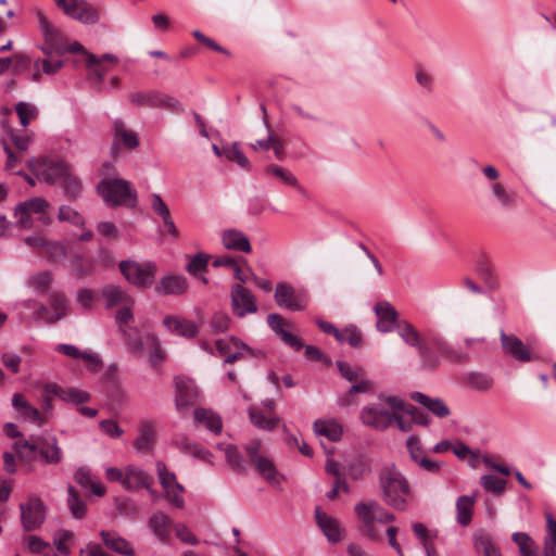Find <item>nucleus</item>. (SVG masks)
<instances>
[{
  "label": "nucleus",
  "instance_id": "obj_1",
  "mask_svg": "<svg viewBox=\"0 0 556 556\" xmlns=\"http://www.w3.org/2000/svg\"><path fill=\"white\" fill-rule=\"evenodd\" d=\"M396 333L403 343L417 351L420 366L434 370L440 365V356L453 364L468 363L471 359L468 349L484 342L483 338L465 339V348H455L440 332L428 330L424 336L389 302L384 301V334Z\"/></svg>",
  "mask_w": 556,
  "mask_h": 556
},
{
  "label": "nucleus",
  "instance_id": "obj_2",
  "mask_svg": "<svg viewBox=\"0 0 556 556\" xmlns=\"http://www.w3.org/2000/svg\"><path fill=\"white\" fill-rule=\"evenodd\" d=\"M384 428L394 426L402 432H408L413 424L428 427L431 418L416 406L397 396L384 397Z\"/></svg>",
  "mask_w": 556,
  "mask_h": 556
},
{
  "label": "nucleus",
  "instance_id": "obj_3",
  "mask_svg": "<svg viewBox=\"0 0 556 556\" xmlns=\"http://www.w3.org/2000/svg\"><path fill=\"white\" fill-rule=\"evenodd\" d=\"M13 448L18 457L26 462H31L39 454L40 462L50 465H58L63 459V451L59 446L56 437H33L31 440H18L13 444Z\"/></svg>",
  "mask_w": 556,
  "mask_h": 556
},
{
  "label": "nucleus",
  "instance_id": "obj_4",
  "mask_svg": "<svg viewBox=\"0 0 556 556\" xmlns=\"http://www.w3.org/2000/svg\"><path fill=\"white\" fill-rule=\"evenodd\" d=\"M359 535L371 542L380 541L382 509L376 501H362L354 507Z\"/></svg>",
  "mask_w": 556,
  "mask_h": 556
},
{
  "label": "nucleus",
  "instance_id": "obj_5",
  "mask_svg": "<svg viewBox=\"0 0 556 556\" xmlns=\"http://www.w3.org/2000/svg\"><path fill=\"white\" fill-rule=\"evenodd\" d=\"M98 192L110 206L125 205L132 207L137 204V191L125 179H103L98 185Z\"/></svg>",
  "mask_w": 556,
  "mask_h": 556
},
{
  "label": "nucleus",
  "instance_id": "obj_6",
  "mask_svg": "<svg viewBox=\"0 0 556 556\" xmlns=\"http://www.w3.org/2000/svg\"><path fill=\"white\" fill-rule=\"evenodd\" d=\"M409 494L408 481L392 465L384 475V502L399 510H404Z\"/></svg>",
  "mask_w": 556,
  "mask_h": 556
},
{
  "label": "nucleus",
  "instance_id": "obj_7",
  "mask_svg": "<svg viewBox=\"0 0 556 556\" xmlns=\"http://www.w3.org/2000/svg\"><path fill=\"white\" fill-rule=\"evenodd\" d=\"M119 269L125 279L132 286L139 289H147L151 287L155 280L157 266L155 263L146 261H122Z\"/></svg>",
  "mask_w": 556,
  "mask_h": 556
},
{
  "label": "nucleus",
  "instance_id": "obj_8",
  "mask_svg": "<svg viewBox=\"0 0 556 556\" xmlns=\"http://www.w3.org/2000/svg\"><path fill=\"white\" fill-rule=\"evenodd\" d=\"M261 447L262 442L260 440H253L245 445L249 463L267 483L279 488L277 468L270 458L261 454Z\"/></svg>",
  "mask_w": 556,
  "mask_h": 556
},
{
  "label": "nucleus",
  "instance_id": "obj_9",
  "mask_svg": "<svg viewBox=\"0 0 556 556\" xmlns=\"http://www.w3.org/2000/svg\"><path fill=\"white\" fill-rule=\"evenodd\" d=\"M28 168L36 175L37 178L53 185L61 182V180L67 175L70 170L67 164L60 160H48V159H30L27 161Z\"/></svg>",
  "mask_w": 556,
  "mask_h": 556
},
{
  "label": "nucleus",
  "instance_id": "obj_10",
  "mask_svg": "<svg viewBox=\"0 0 556 556\" xmlns=\"http://www.w3.org/2000/svg\"><path fill=\"white\" fill-rule=\"evenodd\" d=\"M156 472L166 500L176 507L181 508L184 506V498L180 494L184 492V486L177 482L175 473L169 471L163 462L156 463Z\"/></svg>",
  "mask_w": 556,
  "mask_h": 556
},
{
  "label": "nucleus",
  "instance_id": "obj_11",
  "mask_svg": "<svg viewBox=\"0 0 556 556\" xmlns=\"http://www.w3.org/2000/svg\"><path fill=\"white\" fill-rule=\"evenodd\" d=\"M231 308L237 317L257 312V303L253 293L241 283H235L230 290Z\"/></svg>",
  "mask_w": 556,
  "mask_h": 556
},
{
  "label": "nucleus",
  "instance_id": "obj_12",
  "mask_svg": "<svg viewBox=\"0 0 556 556\" xmlns=\"http://www.w3.org/2000/svg\"><path fill=\"white\" fill-rule=\"evenodd\" d=\"M21 520L26 531L38 529L46 519V508L38 497H31L27 503L20 505Z\"/></svg>",
  "mask_w": 556,
  "mask_h": 556
},
{
  "label": "nucleus",
  "instance_id": "obj_13",
  "mask_svg": "<svg viewBox=\"0 0 556 556\" xmlns=\"http://www.w3.org/2000/svg\"><path fill=\"white\" fill-rule=\"evenodd\" d=\"M176 387V409L186 414L190 405L195 404L200 399V391L193 380L178 377L175 379Z\"/></svg>",
  "mask_w": 556,
  "mask_h": 556
},
{
  "label": "nucleus",
  "instance_id": "obj_14",
  "mask_svg": "<svg viewBox=\"0 0 556 556\" xmlns=\"http://www.w3.org/2000/svg\"><path fill=\"white\" fill-rule=\"evenodd\" d=\"M337 368L342 378L352 382L351 392H374L372 382L366 378L359 366H352L344 361H337Z\"/></svg>",
  "mask_w": 556,
  "mask_h": 556
},
{
  "label": "nucleus",
  "instance_id": "obj_15",
  "mask_svg": "<svg viewBox=\"0 0 556 556\" xmlns=\"http://www.w3.org/2000/svg\"><path fill=\"white\" fill-rule=\"evenodd\" d=\"M500 340L504 353L514 359L520 363H528L536 358L530 346L525 344L517 336L507 334L501 329Z\"/></svg>",
  "mask_w": 556,
  "mask_h": 556
},
{
  "label": "nucleus",
  "instance_id": "obj_16",
  "mask_svg": "<svg viewBox=\"0 0 556 556\" xmlns=\"http://www.w3.org/2000/svg\"><path fill=\"white\" fill-rule=\"evenodd\" d=\"M64 13L84 24H94L100 18V12L85 0H66L61 8Z\"/></svg>",
  "mask_w": 556,
  "mask_h": 556
},
{
  "label": "nucleus",
  "instance_id": "obj_17",
  "mask_svg": "<svg viewBox=\"0 0 556 556\" xmlns=\"http://www.w3.org/2000/svg\"><path fill=\"white\" fill-rule=\"evenodd\" d=\"M131 103L139 106H151V108H179L180 103L178 100L167 94L149 91V92H134L129 96Z\"/></svg>",
  "mask_w": 556,
  "mask_h": 556
},
{
  "label": "nucleus",
  "instance_id": "obj_18",
  "mask_svg": "<svg viewBox=\"0 0 556 556\" xmlns=\"http://www.w3.org/2000/svg\"><path fill=\"white\" fill-rule=\"evenodd\" d=\"M275 301L279 307L290 311H302L305 307L303 296L296 293L288 282H278L276 285Z\"/></svg>",
  "mask_w": 556,
  "mask_h": 556
},
{
  "label": "nucleus",
  "instance_id": "obj_19",
  "mask_svg": "<svg viewBox=\"0 0 556 556\" xmlns=\"http://www.w3.org/2000/svg\"><path fill=\"white\" fill-rule=\"evenodd\" d=\"M315 518L318 527L330 543H338L344 538V529L340 522L323 511L320 507L315 508Z\"/></svg>",
  "mask_w": 556,
  "mask_h": 556
},
{
  "label": "nucleus",
  "instance_id": "obj_20",
  "mask_svg": "<svg viewBox=\"0 0 556 556\" xmlns=\"http://www.w3.org/2000/svg\"><path fill=\"white\" fill-rule=\"evenodd\" d=\"M163 326L172 333H176L186 339H193L199 333L197 324L181 316H165L163 319Z\"/></svg>",
  "mask_w": 556,
  "mask_h": 556
},
{
  "label": "nucleus",
  "instance_id": "obj_21",
  "mask_svg": "<svg viewBox=\"0 0 556 556\" xmlns=\"http://www.w3.org/2000/svg\"><path fill=\"white\" fill-rule=\"evenodd\" d=\"M156 440L155 424L150 420L141 421L138 428V437L134 441V447L139 453H149L153 450Z\"/></svg>",
  "mask_w": 556,
  "mask_h": 556
},
{
  "label": "nucleus",
  "instance_id": "obj_22",
  "mask_svg": "<svg viewBox=\"0 0 556 556\" xmlns=\"http://www.w3.org/2000/svg\"><path fill=\"white\" fill-rule=\"evenodd\" d=\"M410 399L427 408L438 418L443 419L451 415L450 407L441 397H431L422 392L416 391L410 393Z\"/></svg>",
  "mask_w": 556,
  "mask_h": 556
},
{
  "label": "nucleus",
  "instance_id": "obj_23",
  "mask_svg": "<svg viewBox=\"0 0 556 556\" xmlns=\"http://www.w3.org/2000/svg\"><path fill=\"white\" fill-rule=\"evenodd\" d=\"M99 535L102 539V542L106 548L124 556L136 555L130 542L125 538L121 536L117 532L101 530L99 532Z\"/></svg>",
  "mask_w": 556,
  "mask_h": 556
},
{
  "label": "nucleus",
  "instance_id": "obj_24",
  "mask_svg": "<svg viewBox=\"0 0 556 556\" xmlns=\"http://www.w3.org/2000/svg\"><path fill=\"white\" fill-rule=\"evenodd\" d=\"M188 289V282L184 276L169 275L163 277L155 286L159 295H180Z\"/></svg>",
  "mask_w": 556,
  "mask_h": 556
},
{
  "label": "nucleus",
  "instance_id": "obj_25",
  "mask_svg": "<svg viewBox=\"0 0 556 556\" xmlns=\"http://www.w3.org/2000/svg\"><path fill=\"white\" fill-rule=\"evenodd\" d=\"M101 295L108 308L135 304V300L118 286L109 285L103 287Z\"/></svg>",
  "mask_w": 556,
  "mask_h": 556
},
{
  "label": "nucleus",
  "instance_id": "obj_26",
  "mask_svg": "<svg viewBox=\"0 0 556 556\" xmlns=\"http://www.w3.org/2000/svg\"><path fill=\"white\" fill-rule=\"evenodd\" d=\"M151 532L163 543L168 542L173 527L172 519L163 511L154 513L148 521Z\"/></svg>",
  "mask_w": 556,
  "mask_h": 556
},
{
  "label": "nucleus",
  "instance_id": "obj_27",
  "mask_svg": "<svg viewBox=\"0 0 556 556\" xmlns=\"http://www.w3.org/2000/svg\"><path fill=\"white\" fill-rule=\"evenodd\" d=\"M173 444L186 454H190L201 460L211 463V452L201 446L200 444L191 441L185 434H176L173 438Z\"/></svg>",
  "mask_w": 556,
  "mask_h": 556
},
{
  "label": "nucleus",
  "instance_id": "obj_28",
  "mask_svg": "<svg viewBox=\"0 0 556 556\" xmlns=\"http://www.w3.org/2000/svg\"><path fill=\"white\" fill-rule=\"evenodd\" d=\"M223 244L228 250L240 251L244 253H250L252 251L250 240L248 237L237 229H229L224 231Z\"/></svg>",
  "mask_w": 556,
  "mask_h": 556
},
{
  "label": "nucleus",
  "instance_id": "obj_29",
  "mask_svg": "<svg viewBox=\"0 0 556 556\" xmlns=\"http://www.w3.org/2000/svg\"><path fill=\"white\" fill-rule=\"evenodd\" d=\"M151 477L142 469L135 466H128L125 470V480L123 486L128 490H138L140 488H150Z\"/></svg>",
  "mask_w": 556,
  "mask_h": 556
},
{
  "label": "nucleus",
  "instance_id": "obj_30",
  "mask_svg": "<svg viewBox=\"0 0 556 556\" xmlns=\"http://www.w3.org/2000/svg\"><path fill=\"white\" fill-rule=\"evenodd\" d=\"M477 494L462 495L456 501V521L462 527H467L472 520V513Z\"/></svg>",
  "mask_w": 556,
  "mask_h": 556
},
{
  "label": "nucleus",
  "instance_id": "obj_31",
  "mask_svg": "<svg viewBox=\"0 0 556 556\" xmlns=\"http://www.w3.org/2000/svg\"><path fill=\"white\" fill-rule=\"evenodd\" d=\"M473 545L479 556H502L500 547L486 532H476L473 534Z\"/></svg>",
  "mask_w": 556,
  "mask_h": 556
},
{
  "label": "nucleus",
  "instance_id": "obj_32",
  "mask_svg": "<svg viewBox=\"0 0 556 556\" xmlns=\"http://www.w3.org/2000/svg\"><path fill=\"white\" fill-rule=\"evenodd\" d=\"M194 421L203 425L207 430L219 433L223 428L222 418L215 412L207 408H197L193 413Z\"/></svg>",
  "mask_w": 556,
  "mask_h": 556
},
{
  "label": "nucleus",
  "instance_id": "obj_33",
  "mask_svg": "<svg viewBox=\"0 0 556 556\" xmlns=\"http://www.w3.org/2000/svg\"><path fill=\"white\" fill-rule=\"evenodd\" d=\"M49 304L53 314L46 318V323L53 324L65 317L68 308V300L64 293L53 291L49 296Z\"/></svg>",
  "mask_w": 556,
  "mask_h": 556
},
{
  "label": "nucleus",
  "instance_id": "obj_34",
  "mask_svg": "<svg viewBox=\"0 0 556 556\" xmlns=\"http://www.w3.org/2000/svg\"><path fill=\"white\" fill-rule=\"evenodd\" d=\"M114 142H122L128 149H135L139 146L137 134L125 127L121 119L113 122Z\"/></svg>",
  "mask_w": 556,
  "mask_h": 556
},
{
  "label": "nucleus",
  "instance_id": "obj_35",
  "mask_svg": "<svg viewBox=\"0 0 556 556\" xmlns=\"http://www.w3.org/2000/svg\"><path fill=\"white\" fill-rule=\"evenodd\" d=\"M74 480L81 488H89L91 494L102 496L105 493V488L101 483L92 480L91 472L86 467H79L75 470Z\"/></svg>",
  "mask_w": 556,
  "mask_h": 556
},
{
  "label": "nucleus",
  "instance_id": "obj_36",
  "mask_svg": "<svg viewBox=\"0 0 556 556\" xmlns=\"http://www.w3.org/2000/svg\"><path fill=\"white\" fill-rule=\"evenodd\" d=\"M21 203L27 208V211L31 215L37 214L38 219L43 225H49L51 223V216L47 212L50 207V204L46 199L41 197H35Z\"/></svg>",
  "mask_w": 556,
  "mask_h": 556
},
{
  "label": "nucleus",
  "instance_id": "obj_37",
  "mask_svg": "<svg viewBox=\"0 0 556 556\" xmlns=\"http://www.w3.org/2000/svg\"><path fill=\"white\" fill-rule=\"evenodd\" d=\"M264 173L267 176L279 178L286 185L294 187L300 193L305 194V190L299 185L298 178L289 169L276 164H269L264 168Z\"/></svg>",
  "mask_w": 556,
  "mask_h": 556
},
{
  "label": "nucleus",
  "instance_id": "obj_38",
  "mask_svg": "<svg viewBox=\"0 0 556 556\" xmlns=\"http://www.w3.org/2000/svg\"><path fill=\"white\" fill-rule=\"evenodd\" d=\"M55 351L62 353L71 358H83L92 365L93 370H98L101 367L99 358L88 352L80 351L77 346L72 344H59Z\"/></svg>",
  "mask_w": 556,
  "mask_h": 556
},
{
  "label": "nucleus",
  "instance_id": "obj_39",
  "mask_svg": "<svg viewBox=\"0 0 556 556\" xmlns=\"http://www.w3.org/2000/svg\"><path fill=\"white\" fill-rule=\"evenodd\" d=\"M249 417L253 426L266 431L275 429L280 422L278 417L273 415L265 416L260 409L255 407L249 408Z\"/></svg>",
  "mask_w": 556,
  "mask_h": 556
},
{
  "label": "nucleus",
  "instance_id": "obj_40",
  "mask_svg": "<svg viewBox=\"0 0 556 556\" xmlns=\"http://www.w3.org/2000/svg\"><path fill=\"white\" fill-rule=\"evenodd\" d=\"M313 428L316 434L327 437L331 441H339L342 437V428L336 421L316 420Z\"/></svg>",
  "mask_w": 556,
  "mask_h": 556
},
{
  "label": "nucleus",
  "instance_id": "obj_41",
  "mask_svg": "<svg viewBox=\"0 0 556 556\" xmlns=\"http://www.w3.org/2000/svg\"><path fill=\"white\" fill-rule=\"evenodd\" d=\"M67 506L71 510V514L76 519H81L86 516L87 513V505L83 501V498L79 496L76 489L68 484L67 486Z\"/></svg>",
  "mask_w": 556,
  "mask_h": 556
},
{
  "label": "nucleus",
  "instance_id": "obj_42",
  "mask_svg": "<svg viewBox=\"0 0 556 556\" xmlns=\"http://www.w3.org/2000/svg\"><path fill=\"white\" fill-rule=\"evenodd\" d=\"M511 540L517 544L520 556H538V547L532 538L525 532H515Z\"/></svg>",
  "mask_w": 556,
  "mask_h": 556
},
{
  "label": "nucleus",
  "instance_id": "obj_43",
  "mask_svg": "<svg viewBox=\"0 0 556 556\" xmlns=\"http://www.w3.org/2000/svg\"><path fill=\"white\" fill-rule=\"evenodd\" d=\"M223 155L231 162H236L241 168L245 170H251V162L244 155V153L239 149V144L237 142L232 144H226L223 147Z\"/></svg>",
  "mask_w": 556,
  "mask_h": 556
},
{
  "label": "nucleus",
  "instance_id": "obj_44",
  "mask_svg": "<svg viewBox=\"0 0 556 556\" xmlns=\"http://www.w3.org/2000/svg\"><path fill=\"white\" fill-rule=\"evenodd\" d=\"M547 534L544 539V556H556V520L551 514L546 515Z\"/></svg>",
  "mask_w": 556,
  "mask_h": 556
},
{
  "label": "nucleus",
  "instance_id": "obj_45",
  "mask_svg": "<svg viewBox=\"0 0 556 556\" xmlns=\"http://www.w3.org/2000/svg\"><path fill=\"white\" fill-rule=\"evenodd\" d=\"M491 191L501 206L509 208L515 205L516 194L513 191L507 190L502 184H492Z\"/></svg>",
  "mask_w": 556,
  "mask_h": 556
},
{
  "label": "nucleus",
  "instance_id": "obj_46",
  "mask_svg": "<svg viewBox=\"0 0 556 556\" xmlns=\"http://www.w3.org/2000/svg\"><path fill=\"white\" fill-rule=\"evenodd\" d=\"M14 108L23 127L28 126L38 116V109L31 103L20 101Z\"/></svg>",
  "mask_w": 556,
  "mask_h": 556
},
{
  "label": "nucleus",
  "instance_id": "obj_47",
  "mask_svg": "<svg viewBox=\"0 0 556 556\" xmlns=\"http://www.w3.org/2000/svg\"><path fill=\"white\" fill-rule=\"evenodd\" d=\"M361 420L368 427L379 429L382 425V410L376 406H365L361 412Z\"/></svg>",
  "mask_w": 556,
  "mask_h": 556
},
{
  "label": "nucleus",
  "instance_id": "obj_48",
  "mask_svg": "<svg viewBox=\"0 0 556 556\" xmlns=\"http://www.w3.org/2000/svg\"><path fill=\"white\" fill-rule=\"evenodd\" d=\"M481 485L485 491L491 492L495 495H500L504 492L506 481L496 477L495 475H485L480 478Z\"/></svg>",
  "mask_w": 556,
  "mask_h": 556
},
{
  "label": "nucleus",
  "instance_id": "obj_49",
  "mask_svg": "<svg viewBox=\"0 0 556 556\" xmlns=\"http://www.w3.org/2000/svg\"><path fill=\"white\" fill-rule=\"evenodd\" d=\"M225 456L227 463L233 470L238 472H245L244 460L237 446L231 444L227 445L225 447Z\"/></svg>",
  "mask_w": 556,
  "mask_h": 556
},
{
  "label": "nucleus",
  "instance_id": "obj_50",
  "mask_svg": "<svg viewBox=\"0 0 556 556\" xmlns=\"http://www.w3.org/2000/svg\"><path fill=\"white\" fill-rule=\"evenodd\" d=\"M148 348L150 349V361L151 363L156 366L161 364L165 357L166 353L162 349L161 343L159 341V338L155 336H148L146 341Z\"/></svg>",
  "mask_w": 556,
  "mask_h": 556
},
{
  "label": "nucleus",
  "instance_id": "obj_51",
  "mask_svg": "<svg viewBox=\"0 0 556 556\" xmlns=\"http://www.w3.org/2000/svg\"><path fill=\"white\" fill-rule=\"evenodd\" d=\"M89 399L90 395L87 392L76 388H63L60 393V400L72 404H81L89 401Z\"/></svg>",
  "mask_w": 556,
  "mask_h": 556
},
{
  "label": "nucleus",
  "instance_id": "obj_52",
  "mask_svg": "<svg viewBox=\"0 0 556 556\" xmlns=\"http://www.w3.org/2000/svg\"><path fill=\"white\" fill-rule=\"evenodd\" d=\"M58 217L60 220L71 223L77 227H83L85 225V218L71 206H60Z\"/></svg>",
  "mask_w": 556,
  "mask_h": 556
},
{
  "label": "nucleus",
  "instance_id": "obj_53",
  "mask_svg": "<svg viewBox=\"0 0 556 556\" xmlns=\"http://www.w3.org/2000/svg\"><path fill=\"white\" fill-rule=\"evenodd\" d=\"M340 332H341V336L336 337V339L340 343L348 342L352 348L361 346L362 333L359 332V330L356 327L350 326V327H346V328L340 330Z\"/></svg>",
  "mask_w": 556,
  "mask_h": 556
},
{
  "label": "nucleus",
  "instance_id": "obj_54",
  "mask_svg": "<svg viewBox=\"0 0 556 556\" xmlns=\"http://www.w3.org/2000/svg\"><path fill=\"white\" fill-rule=\"evenodd\" d=\"M468 382L479 391H488L493 387V379L482 372H470L468 375Z\"/></svg>",
  "mask_w": 556,
  "mask_h": 556
},
{
  "label": "nucleus",
  "instance_id": "obj_55",
  "mask_svg": "<svg viewBox=\"0 0 556 556\" xmlns=\"http://www.w3.org/2000/svg\"><path fill=\"white\" fill-rule=\"evenodd\" d=\"M476 271L483 282L490 288L495 289L498 286L497 279L492 273L490 265L485 261L478 263Z\"/></svg>",
  "mask_w": 556,
  "mask_h": 556
},
{
  "label": "nucleus",
  "instance_id": "obj_56",
  "mask_svg": "<svg viewBox=\"0 0 556 556\" xmlns=\"http://www.w3.org/2000/svg\"><path fill=\"white\" fill-rule=\"evenodd\" d=\"M62 37H49V40H47L41 47V51L48 55L50 59L54 55L61 56L64 55V43L60 42V39Z\"/></svg>",
  "mask_w": 556,
  "mask_h": 556
},
{
  "label": "nucleus",
  "instance_id": "obj_57",
  "mask_svg": "<svg viewBox=\"0 0 556 556\" xmlns=\"http://www.w3.org/2000/svg\"><path fill=\"white\" fill-rule=\"evenodd\" d=\"M121 331L123 332L125 339L127 340L129 349L132 352H141L143 350V342L136 328L126 327L122 328Z\"/></svg>",
  "mask_w": 556,
  "mask_h": 556
},
{
  "label": "nucleus",
  "instance_id": "obj_58",
  "mask_svg": "<svg viewBox=\"0 0 556 556\" xmlns=\"http://www.w3.org/2000/svg\"><path fill=\"white\" fill-rule=\"evenodd\" d=\"M45 251L47 256L54 262L64 261L67 257V250L61 242L48 241Z\"/></svg>",
  "mask_w": 556,
  "mask_h": 556
},
{
  "label": "nucleus",
  "instance_id": "obj_59",
  "mask_svg": "<svg viewBox=\"0 0 556 556\" xmlns=\"http://www.w3.org/2000/svg\"><path fill=\"white\" fill-rule=\"evenodd\" d=\"M240 340L236 337H228L216 341L215 346L219 356L227 358L238 348Z\"/></svg>",
  "mask_w": 556,
  "mask_h": 556
},
{
  "label": "nucleus",
  "instance_id": "obj_60",
  "mask_svg": "<svg viewBox=\"0 0 556 556\" xmlns=\"http://www.w3.org/2000/svg\"><path fill=\"white\" fill-rule=\"evenodd\" d=\"M208 255L204 253H198L187 265V271L193 276H197L204 271L207 267Z\"/></svg>",
  "mask_w": 556,
  "mask_h": 556
},
{
  "label": "nucleus",
  "instance_id": "obj_61",
  "mask_svg": "<svg viewBox=\"0 0 556 556\" xmlns=\"http://www.w3.org/2000/svg\"><path fill=\"white\" fill-rule=\"evenodd\" d=\"M73 536L74 534L70 530H60L55 533L54 545L60 554L65 556L71 554V549L68 548L66 543L71 541Z\"/></svg>",
  "mask_w": 556,
  "mask_h": 556
},
{
  "label": "nucleus",
  "instance_id": "obj_62",
  "mask_svg": "<svg viewBox=\"0 0 556 556\" xmlns=\"http://www.w3.org/2000/svg\"><path fill=\"white\" fill-rule=\"evenodd\" d=\"M14 217L16 218L17 226H20L21 228L29 229L34 225L31 214L22 203H18L15 206Z\"/></svg>",
  "mask_w": 556,
  "mask_h": 556
},
{
  "label": "nucleus",
  "instance_id": "obj_63",
  "mask_svg": "<svg viewBox=\"0 0 556 556\" xmlns=\"http://www.w3.org/2000/svg\"><path fill=\"white\" fill-rule=\"evenodd\" d=\"M406 447L410 456V459L416 464L419 462L421 457L425 456L420 440L415 434L408 437V439L406 440Z\"/></svg>",
  "mask_w": 556,
  "mask_h": 556
},
{
  "label": "nucleus",
  "instance_id": "obj_64",
  "mask_svg": "<svg viewBox=\"0 0 556 556\" xmlns=\"http://www.w3.org/2000/svg\"><path fill=\"white\" fill-rule=\"evenodd\" d=\"M370 471V465L366 460H356L349 465V476L354 480L364 478Z\"/></svg>",
  "mask_w": 556,
  "mask_h": 556
}]
</instances>
